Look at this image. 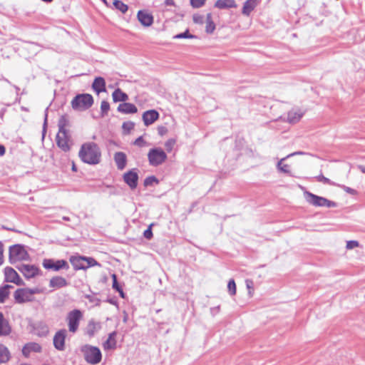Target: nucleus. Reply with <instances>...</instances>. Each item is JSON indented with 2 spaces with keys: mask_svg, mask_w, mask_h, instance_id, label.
<instances>
[{
  "mask_svg": "<svg viewBox=\"0 0 365 365\" xmlns=\"http://www.w3.org/2000/svg\"><path fill=\"white\" fill-rule=\"evenodd\" d=\"M116 332L113 331L109 334L108 339L103 344V346L105 349H113L116 346V340H115Z\"/></svg>",
  "mask_w": 365,
  "mask_h": 365,
  "instance_id": "29",
  "label": "nucleus"
},
{
  "mask_svg": "<svg viewBox=\"0 0 365 365\" xmlns=\"http://www.w3.org/2000/svg\"><path fill=\"white\" fill-rule=\"evenodd\" d=\"M167 158V154L161 148H151L148 153V159L152 166L162 165L165 162Z\"/></svg>",
  "mask_w": 365,
  "mask_h": 365,
  "instance_id": "6",
  "label": "nucleus"
},
{
  "mask_svg": "<svg viewBox=\"0 0 365 365\" xmlns=\"http://www.w3.org/2000/svg\"><path fill=\"white\" fill-rule=\"evenodd\" d=\"M227 289L230 295H235L236 294V284L234 279H231L228 282Z\"/></svg>",
  "mask_w": 365,
  "mask_h": 365,
  "instance_id": "38",
  "label": "nucleus"
},
{
  "mask_svg": "<svg viewBox=\"0 0 365 365\" xmlns=\"http://www.w3.org/2000/svg\"><path fill=\"white\" fill-rule=\"evenodd\" d=\"M56 143L57 145L65 152L70 150L69 136L66 131H61L57 133Z\"/></svg>",
  "mask_w": 365,
  "mask_h": 365,
  "instance_id": "12",
  "label": "nucleus"
},
{
  "mask_svg": "<svg viewBox=\"0 0 365 365\" xmlns=\"http://www.w3.org/2000/svg\"><path fill=\"white\" fill-rule=\"evenodd\" d=\"M135 124L132 121L124 122L122 125L123 133L128 134L134 128Z\"/></svg>",
  "mask_w": 365,
  "mask_h": 365,
  "instance_id": "37",
  "label": "nucleus"
},
{
  "mask_svg": "<svg viewBox=\"0 0 365 365\" xmlns=\"http://www.w3.org/2000/svg\"><path fill=\"white\" fill-rule=\"evenodd\" d=\"M86 361L91 364H98L102 358L101 352L98 347L85 345L81 349Z\"/></svg>",
  "mask_w": 365,
  "mask_h": 365,
  "instance_id": "4",
  "label": "nucleus"
},
{
  "mask_svg": "<svg viewBox=\"0 0 365 365\" xmlns=\"http://www.w3.org/2000/svg\"><path fill=\"white\" fill-rule=\"evenodd\" d=\"M257 0H247L245 2L242 7V14L249 16L257 6Z\"/></svg>",
  "mask_w": 365,
  "mask_h": 365,
  "instance_id": "28",
  "label": "nucleus"
},
{
  "mask_svg": "<svg viewBox=\"0 0 365 365\" xmlns=\"http://www.w3.org/2000/svg\"><path fill=\"white\" fill-rule=\"evenodd\" d=\"M317 181L323 182L324 184H328L331 185H335V183L331 182L329 178L324 177L323 175H319L316 177Z\"/></svg>",
  "mask_w": 365,
  "mask_h": 365,
  "instance_id": "42",
  "label": "nucleus"
},
{
  "mask_svg": "<svg viewBox=\"0 0 365 365\" xmlns=\"http://www.w3.org/2000/svg\"><path fill=\"white\" fill-rule=\"evenodd\" d=\"M205 0H190V4L194 8H200L205 4Z\"/></svg>",
  "mask_w": 365,
  "mask_h": 365,
  "instance_id": "47",
  "label": "nucleus"
},
{
  "mask_svg": "<svg viewBox=\"0 0 365 365\" xmlns=\"http://www.w3.org/2000/svg\"><path fill=\"white\" fill-rule=\"evenodd\" d=\"M63 220H66V221H69V220H70V219H69V217H65V216H64V217H63Z\"/></svg>",
  "mask_w": 365,
  "mask_h": 365,
  "instance_id": "60",
  "label": "nucleus"
},
{
  "mask_svg": "<svg viewBox=\"0 0 365 365\" xmlns=\"http://www.w3.org/2000/svg\"><path fill=\"white\" fill-rule=\"evenodd\" d=\"M360 169H361V172H362V173H365V168H364V167L361 166V167H360Z\"/></svg>",
  "mask_w": 365,
  "mask_h": 365,
  "instance_id": "59",
  "label": "nucleus"
},
{
  "mask_svg": "<svg viewBox=\"0 0 365 365\" xmlns=\"http://www.w3.org/2000/svg\"><path fill=\"white\" fill-rule=\"evenodd\" d=\"M67 284L68 283L66 279L60 276L52 277L49 282V287L54 289L64 287H66Z\"/></svg>",
  "mask_w": 365,
  "mask_h": 365,
  "instance_id": "22",
  "label": "nucleus"
},
{
  "mask_svg": "<svg viewBox=\"0 0 365 365\" xmlns=\"http://www.w3.org/2000/svg\"><path fill=\"white\" fill-rule=\"evenodd\" d=\"M47 117H48V114H47V112L46 111V113H45V118H44V122H43V128H46V126L47 125Z\"/></svg>",
  "mask_w": 365,
  "mask_h": 365,
  "instance_id": "57",
  "label": "nucleus"
},
{
  "mask_svg": "<svg viewBox=\"0 0 365 365\" xmlns=\"http://www.w3.org/2000/svg\"><path fill=\"white\" fill-rule=\"evenodd\" d=\"M165 131V127L161 126V127L158 128V132H159V133L160 135H163Z\"/></svg>",
  "mask_w": 365,
  "mask_h": 365,
  "instance_id": "55",
  "label": "nucleus"
},
{
  "mask_svg": "<svg viewBox=\"0 0 365 365\" xmlns=\"http://www.w3.org/2000/svg\"><path fill=\"white\" fill-rule=\"evenodd\" d=\"M304 198L306 201L315 207H335L336 205L334 202H332L325 197L318 196L309 191L304 192Z\"/></svg>",
  "mask_w": 365,
  "mask_h": 365,
  "instance_id": "3",
  "label": "nucleus"
},
{
  "mask_svg": "<svg viewBox=\"0 0 365 365\" xmlns=\"http://www.w3.org/2000/svg\"><path fill=\"white\" fill-rule=\"evenodd\" d=\"M113 5L115 9L120 11L123 14L126 13L128 10V6L120 0H114Z\"/></svg>",
  "mask_w": 365,
  "mask_h": 365,
  "instance_id": "34",
  "label": "nucleus"
},
{
  "mask_svg": "<svg viewBox=\"0 0 365 365\" xmlns=\"http://www.w3.org/2000/svg\"><path fill=\"white\" fill-rule=\"evenodd\" d=\"M112 278H113V288L114 289H116L118 290V292H120V295L122 297H123V290L120 289L118 282H117V277H116V275L115 274H113L112 275Z\"/></svg>",
  "mask_w": 365,
  "mask_h": 365,
  "instance_id": "43",
  "label": "nucleus"
},
{
  "mask_svg": "<svg viewBox=\"0 0 365 365\" xmlns=\"http://www.w3.org/2000/svg\"><path fill=\"white\" fill-rule=\"evenodd\" d=\"M153 225H150L147 230L144 231L143 236L145 238L148 240H150L153 237V232L151 230V227Z\"/></svg>",
  "mask_w": 365,
  "mask_h": 365,
  "instance_id": "49",
  "label": "nucleus"
},
{
  "mask_svg": "<svg viewBox=\"0 0 365 365\" xmlns=\"http://www.w3.org/2000/svg\"><path fill=\"white\" fill-rule=\"evenodd\" d=\"M118 111L125 114L135 113L138 111L137 107L130 103H120L118 107Z\"/></svg>",
  "mask_w": 365,
  "mask_h": 365,
  "instance_id": "19",
  "label": "nucleus"
},
{
  "mask_svg": "<svg viewBox=\"0 0 365 365\" xmlns=\"http://www.w3.org/2000/svg\"><path fill=\"white\" fill-rule=\"evenodd\" d=\"M92 88L98 94L106 91V81L102 77H96L92 84Z\"/></svg>",
  "mask_w": 365,
  "mask_h": 365,
  "instance_id": "25",
  "label": "nucleus"
},
{
  "mask_svg": "<svg viewBox=\"0 0 365 365\" xmlns=\"http://www.w3.org/2000/svg\"><path fill=\"white\" fill-rule=\"evenodd\" d=\"M158 180L155 176H149L146 178L144 180L145 186L152 185L154 182H158Z\"/></svg>",
  "mask_w": 365,
  "mask_h": 365,
  "instance_id": "44",
  "label": "nucleus"
},
{
  "mask_svg": "<svg viewBox=\"0 0 365 365\" xmlns=\"http://www.w3.org/2000/svg\"><path fill=\"white\" fill-rule=\"evenodd\" d=\"M86 269L88 268V267H93V266H100V264L93 258L92 257H86Z\"/></svg>",
  "mask_w": 365,
  "mask_h": 365,
  "instance_id": "40",
  "label": "nucleus"
},
{
  "mask_svg": "<svg viewBox=\"0 0 365 365\" xmlns=\"http://www.w3.org/2000/svg\"><path fill=\"white\" fill-rule=\"evenodd\" d=\"M43 267L46 269L58 271L61 269H68V263L64 259L54 260L53 259H45L43 261Z\"/></svg>",
  "mask_w": 365,
  "mask_h": 365,
  "instance_id": "9",
  "label": "nucleus"
},
{
  "mask_svg": "<svg viewBox=\"0 0 365 365\" xmlns=\"http://www.w3.org/2000/svg\"><path fill=\"white\" fill-rule=\"evenodd\" d=\"M96 327H99V324L95 323L94 322H89L88 334L90 336H93L94 335V333H95V331L96 330Z\"/></svg>",
  "mask_w": 365,
  "mask_h": 365,
  "instance_id": "41",
  "label": "nucleus"
},
{
  "mask_svg": "<svg viewBox=\"0 0 365 365\" xmlns=\"http://www.w3.org/2000/svg\"><path fill=\"white\" fill-rule=\"evenodd\" d=\"M39 293L37 288L28 289L22 288L18 289L14 294V297L16 303L23 304L25 302L34 301L33 295Z\"/></svg>",
  "mask_w": 365,
  "mask_h": 365,
  "instance_id": "5",
  "label": "nucleus"
},
{
  "mask_svg": "<svg viewBox=\"0 0 365 365\" xmlns=\"http://www.w3.org/2000/svg\"><path fill=\"white\" fill-rule=\"evenodd\" d=\"M174 38H194L195 36L190 34L189 31L186 30L185 32L174 36Z\"/></svg>",
  "mask_w": 365,
  "mask_h": 365,
  "instance_id": "39",
  "label": "nucleus"
},
{
  "mask_svg": "<svg viewBox=\"0 0 365 365\" xmlns=\"http://www.w3.org/2000/svg\"><path fill=\"white\" fill-rule=\"evenodd\" d=\"M359 246V243L356 240H349L346 242V250H352Z\"/></svg>",
  "mask_w": 365,
  "mask_h": 365,
  "instance_id": "45",
  "label": "nucleus"
},
{
  "mask_svg": "<svg viewBox=\"0 0 365 365\" xmlns=\"http://www.w3.org/2000/svg\"><path fill=\"white\" fill-rule=\"evenodd\" d=\"M165 3L168 6H171V5L174 4V1L173 0H165Z\"/></svg>",
  "mask_w": 365,
  "mask_h": 365,
  "instance_id": "56",
  "label": "nucleus"
},
{
  "mask_svg": "<svg viewBox=\"0 0 365 365\" xmlns=\"http://www.w3.org/2000/svg\"><path fill=\"white\" fill-rule=\"evenodd\" d=\"M73 170H75V165H73Z\"/></svg>",
  "mask_w": 365,
  "mask_h": 365,
  "instance_id": "64",
  "label": "nucleus"
},
{
  "mask_svg": "<svg viewBox=\"0 0 365 365\" xmlns=\"http://www.w3.org/2000/svg\"><path fill=\"white\" fill-rule=\"evenodd\" d=\"M245 283H246V287L248 289V293H249L250 296H252V292L254 290V288H253L254 283H253L252 280L246 279Z\"/></svg>",
  "mask_w": 365,
  "mask_h": 365,
  "instance_id": "48",
  "label": "nucleus"
},
{
  "mask_svg": "<svg viewBox=\"0 0 365 365\" xmlns=\"http://www.w3.org/2000/svg\"><path fill=\"white\" fill-rule=\"evenodd\" d=\"M205 23H206L205 31L207 34L213 33V31L215 29V24L212 21V14L210 13L207 14Z\"/></svg>",
  "mask_w": 365,
  "mask_h": 365,
  "instance_id": "31",
  "label": "nucleus"
},
{
  "mask_svg": "<svg viewBox=\"0 0 365 365\" xmlns=\"http://www.w3.org/2000/svg\"><path fill=\"white\" fill-rule=\"evenodd\" d=\"M124 182L130 187V189L136 188L138 185V175L135 169L130 170L123 175Z\"/></svg>",
  "mask_w": 365,
  "mask_h": 365,
  "instance_id": "11",
  "label": "nucleus"
},
{
  "mask_svg": "<svg viewBox=\"0 0 365 365\" xmlns=\"http://www.w3.org/2000/svg\"><path fill=\"white\" fill-rule=\"evenodd\" d=\"M9 358L10 354L9 349L5 346L0 344V364L7 362Z\"/></svg>",
  "mask_w": 365,
  "mask_h": 365,
  "instance_id": "30",
  "label": "nucleus"
},
{
  "mask_svg": "<svg viewBox=\"0 0 365 365\" xmlns=\"http://www.w3.org/2000/svg\"><path fill=\"white\" fill-rule=\"evenodd\" d=\"M29 256L24 247L21 245H15L9 248V262L14 264L18 261L29 259Z\"/></svg>",
  "mask_w": 365,
  "mask_h": 365,
  "instance_id": "7",
  "label": "nucleus"
},
{
  "mask_svg": "<svg viewBox=\"0 0 365 365\" xmlns=\"http://www.w3.org/2000/svg\"><path fill=\"white\" fill-rule=\"evenodd\" d=\"M174 144H175L174 140H172V139L168 140L165 144L167 150L170 151L172 150Z\"/></svg>",
  "mask_w": 365,
  "mask_h": 365,
  "instance_id": "51",
  "label": "nucleus"
},
{
  "mask_svg": "<svg viewBox=\"0 0 365 365\" xmlns=\"http://www.w3.org/2000/svg\"><path fill=\"white\" fill-rule=\"evenodd\" d=\"M215 6L220 9H225L235 8L237 5L235 0H217L215 4Z\"/></svg>",
  "mask_w": 365,
  "mask_h": 365,
  "instance_id": "27",
  "label": "nucleus"
},
{
  "mask_svg": "<svg viewBox=\"0 0 365 365\" xmlns=\"http://www.w3.org/2000/svg\"><path fill=\"white\" fill-rule=\"evenodd\" d=\"M137 17L140 24L144 26H150L153 23V16L145 11H139Z\"/></svg>",
  "mask_w": 365,
  "mask_h": 365,
  "instance_id": "16",
  "label": "nucleus"
},
{
  "mask_svg": "<svg viewBox=\"0 0 365 365\" xmlns=\"http://www.w3.org/2000/svg\"><path fill=\"white\" fill-rule=\"evenodd\" d=\"M4 262V245L0 241V266L3 264Z\"/></svg>",
  "mask_w": 365,
  "mask_h": 365,
  "instance_id": "52",
  "label": "nucleus"
},
{
  "mask_svg": "<svg viewBox=\"0 0 365 365\" xmlns=\"http://www.w3.org/2000/svg\"><path fill=\"white\" fill-rule=\"evenodd\" d=\"M304 113L300 110H291L287 113V122L292 124L298 123L302 118Z\"/></svg>",
  "mask_w": 365,
  "mask_h": 365,
  "instance_id": "20",
  "label": "nucleus"
},
{
  "mask_svg": "<svg viewBox=\"0 0 365 365\" xmlns=\"http://www.w3.org/2000/svg\"><path fill=\"white\" fill-rule=\"evenodd\" d=\"M114 161L116 164L117 168L123 170L127 164V156L123 152H116L114 154Z\"/></svg>",
  "mask_w": 365,
  "mask_h": 365,
  "instance_id": "18",
  "label": "nucleus"
},
{
  "mask_svg": "<svg viewBox=\"0 0 365 365\" xmlns=\"http://www.w3.org/2000/svg\"><path fill=\"white\" fill-rule=\"evenodd\" d=\"M82 318L83 314L79 309H73L68 313L66 321L70 332L76 333L78 331Z\"/></svg>",
  "mask_w": 365,
  "mask_h": 365,
  "instance_id": "8",
  "label": "nucleus"
},
{
  "mask_svg": "<svg viewBox=\"0 0 365 365\" xmlns=\"http://www.w3.org/2000/svg\"><path fill=\"white\" fill-rule=\"evenodd\" d=\"M71 264L75 269H86V257H71L70 259Z\"/></svg>",
  "mask_w": 365,
  "mask_h": 365,
  "instance_id": "24",
  "label": "nucleus"
},
{
  "mask_svg": "<svg viewBox=\"0 0 365 365\" xmlns=\"http://www.w3.org/2000/svg\"><path fill=\"white\" fill-rule=\"evenodd\" d=\"M134 145H137V146H139V147H143L145 145V140H143V137L142 136H140L138 137L134 142Z\"/></svg>",
  "mask_w": 365,
  "mask_h": 365,
  "instance_id": "50",
  "label": "nucleus"
},
{
  "mask_svg": "<svg viewBox=\"0 0 365 365\" xmlns=\"http://www.w3.org/2000/svg\"><path fill=\"white\" fill-rule=\"evenodd\" d=\"M5 281L13 282L17 285H21L23 281L18 273L11 267H7L4 269Z\"/></svg>",
  "mask_w": 365,
  "mask_h": 365,
  "instance_id": "13",
  "label": "nucleus"
},
{
  "mask_svg": "<svg viewBox=\"0 0 365 365\" xmlns=\"http://www.w3.org/2000/svg\"><path fill=\"white\" fill-rule=\"evenodd\" d=\"M86 297L91 301V299H90V297H91L90 296H87Z\"/></svg>",
  "mask_w": 365,
  "mask_h": 365,
  "instance_id": "63",
  "label": "nucleus"
},
{
  "mask_svg": "<svg viewBox=\"0 0 365 365\" xmlns=\"http://www.w3.org/2000/svg\"><path fill=\"white\" fill-rule=\"evenodd\" d=\"M41 351V346L36 342H30L24 345L22 349V354L24 356L29 357L31 352L39 353Z\"/></svg>",
  "mask_w": 365,
  "mask_h": 365,
  "instance_id": "17",
  "label": "nucleus"
},
{
  "mask_svg": "<svg viewBox=\"0 0 365 365\" xmlns=\"http://www.w3.org/2000/svg\"><path fill=\"white\" fill-rule=\"evenodd\" d=\"M16 267L27 279L34 277L38 273V267L34 265L22 264Z\"/></svg>",
  "mask_w": 365,
  "mask_h": 365,
  "instance_id": "14",
  "label": "nucleus"
},
{
  "mask_svg": "<svg viewBox=\"0 0 365 365\" xmlns=\"http://www.w3.org/2000/svg\"><path fill=\"white\" fill-rule=\"evenodd\" d=\"M78 156L85 163L97 165L101 162V152L96 143L89 142L81 145Z\"/></svg>",
  "mask_w": 365,
  "mask_h": 365,
  "instance_id": "1",
  "label": "nucleus"
},
{
  "mask_svg": "<svg viewBox=\"0 0 365 365\" xmlns=\"http://www.w3.org/2000/svg\"><path fill=\"white\" fill-rule=\"evenodd\" d=\"M11 331L9 322L4 318L3 313L0 312V336H7Z\"/></svg>",
  "mask_w": 365,
  "mask_h": 365,
  "instance_id": "23",
  "label": "nucleus"
},
{
  "mask_svg": "<svg viewBox=\"0 0 365 365\" xmlns=\"http://www.w3.org/2000/svg\"><path fill=\"white\" fill-rule=\"evenodd\" d=\"M12 287H13L11 285L8 284L0 287V303H4L5 302L9 294V289Z\"/></svg>",
  "mask_w": 365,
  "mask_h": 365,
  "instance_id": "33",
  "label": "nucleus"
},
{
  "mask_svg": "<svg viewBox=\"0 0 365 365\" xmlns=\"http://www.w3.org/2000/svg\"><path fill=\"white\" fill-rule=\"evenodd\" d=\"M104 4H106L107 5V1L106 0H101Z\"/></svg>",
  "mask_w": 365,
  "mask_h": 365,
  "instance_id": "62",
  "label": "nucleus"
},
{
  "mask_svg": "<svg viewBox=\"0 0 365 365\" xmlns=\"http://www.w3.org/2000/svg\"><path fill=\"white\" fill-rule=\"evenodd\" d=\"M344 189L345 191H346L347 192L349 193H351V194H354L355 192V191L350 188V187H346V186H343Z\"/></svg>",
  "mask_w": 365,
  "mask_h": 365,
  "instance_id": "54",
  "label": "nucleus"
},
{
  "mask_svg": "<svg viewBox=\"0 0 365 365\" xmlns=\"http://www.w3.org/2000/svg\"><path fill=\"white\" fill-rule=\"evenodd\" d=\"M2 228H3V229H4V230H12V231H14V229L8 228V227H5V226H2Z\"/></svg>",
  "mask_w": 365,
  "mask_h": 365,
  "instance_id": "58",
  "label": "nucleus"
},
{
  "mask_svg": "<svg viewBox=\"0 0 365 365\" xmlns=\"http://www.w3.org/2000/svg\"><path fill=\"white\" fill-rule=\"evenodd\" d=\"M110 110V104L106 101H103L101 104V117L106 115Z\"/></svg>",
  "mask_w": 365,
  "mask_h": 365,
  "instance_id": "36",
  "label": "nucleus"
},
{
  "mask_svg": "<svg viewBox=\"0 0 365 365\" xmlns=\"http://www.w3.org/2000/svg\"><path fill=\"white\" fill-rule=\"evenodd\" d=\"M192 19L194 23L197 24H202L205 22L204 16L200 14H194Z\"/></svg>",
  "mask_w": 365,
  "mask_h": 365,
  "instance_id": "46",
  "label": "nucleus"
},
{
  "mask_svg": "<svg viewBox=\"0 0 365 365\" xmlns=\"http://www.w3.org/2000/svg\"><path fill=\"white\" fill-rule=\"evenodd\" d=\"M43 1H45V2H51L53 0H42Z\"/></svg>",
  "mask_w": 365,
  "mask_h": 365,
  "instance_id": "61",
  "label": "nucleus"
},
{
  "mask_svg": "<svg viewBox=\"0 0 365 365\" xmlns=\"http://www.w3.org/2000/svg\"><path fill=\"white\" fill-rule=\"evenodd\" d=\"M37 334L40 336H46L48 333V327L43 322L38 323L35 327Z\"/></svg>",
  "mask_w": 365,
  "mask_h": 365,
  "instance_id": "32",
  "label": "nucleus"
},
{
  "mask_svg": "<svg viewBox=\"0 0 365 365\" xmlns=\"http://www.w3.org/2000/svg\"><path fill=\"white\" fill-rule=\"evenodd\" d=\"M68 124V120L66 115H62L58 120V132L66 131V127Z\"/></svg>",
  "mask_w": 365,
  "mask_h": 365,
  "instance_id": "35",
  "label": "nucleus"
},
{
  "mask_svg": "<svg viewBox=\"0 0 365 365\" xmlns=\"http://www.w3.org/2000/svg\"><path fill=\"white\" fill-rule=\"evenodd\" d=\"M71 104L73 110L83 111L92 106L93 104V98L88 93L78 94L73 98Z\"/></svg>",
  "mask_w": 365,
  "mask_h": 365,
  "instance_id": "2",
  "label": "nucleus"
},
{
  "mask_svg": "<svg viewBox=\"0 0 365 365\" xmlns=\"http://www.w3.org/2000/svg\"><path fill=\"white\" fill-rule=\"evenodd\" d=\"M67 331L64 329L58 331L53 336V346L59 351H63L65 349V339L66 337Z\"/></svg>",
  "mask_w": 365,
  "mask_h": 365,
  "instance_id": "10",
  "label": "nucleus"
},
{
  "mask_svg": "<svg viewBox=\"0 0 365 365\" xmlns=\"http://www.w3.org/2000/svg\"><path fill=\"white\" fill-rule=\"evenodd\" d=\"M6 149L3 145H0V156H2L5 154Z\"/></svg>",
  "mask_w": 365,
  "mask_h": 365,
  "instance_id": "53",
  "label": "nucleus"
},
{
  "mask_svg": "<svg viewBox=\"0 0 365 365\" xmlns=\"http://www.w3.org/2000/svg\"><path fill=\"white\" fill-rule=\"evenodd\" d=\"M302 153H301V152H295V153L288 155L287 157L283 158L280 160H279L277 163V168L279 170V171H280L281 173H283L290 174V166L287 164H284L283 162L287 158H288L291 156L298 155V154H302Z\"/></svg>",
  "mask_w": 365,
  "mask_h": 365,
  "instance_id": "21",
  "label": "nucleus"
},
{
  "mask_svg": "<svg viewBox=\"0 0 365 365\" xmlns=\"http://www.w3.org/2000/svg\"><path fill=\"white\" fill-rule=\"evenodd\" d=\"M112 98L114 102L125 103L128 100V96L122 91L120 88H116L112 93Z\"/></svg>",
  "mask_w": 365,
  "mask_h": 365,
  "instance_id": "26",
  "label": "nucleus"
},
{
  "mask_svg": "<svg viewBox=\"0 0 365 365\" xmlns=\"http://www.w3.org/2000/svg\"><path fill=\"white\" fill-rule=\"evenodd\" d=\"M159 118V113L155 110H149L143 113V120L146 126L153 124Z\"/></svg>",
  "mask_w": 365,
  "mask_h": 365,
  "instance_id": "15",
  "label": "nucleus"
}]
</instances>
